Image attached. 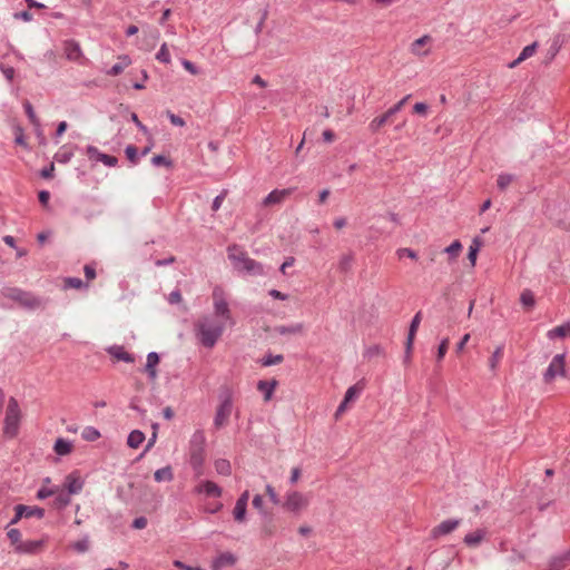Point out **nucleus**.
Masks as SVG:
<instances>
[{"instance_id":"nucleus-1","label":"nucleus","mask_w":570,"mask_h":570,"mask_svg":"<svg viewBox=\"0 0 570 570\" xmlns=\"http://www.w3.org/2000/svg\"><path fill=\"white\" fill-rule=\"evenodd\" d=\"M213 315H204L195 323L196 337L208 348L217 343L227 326L235 324L225 291L219 286L213 289Z\"/></svg>"},{"instance_id":"nucleus-2","label":"nucleus","mask_w":570,"mask_h":570,"mask_svg":"<svg viewBox=\"0 0 570 570\" xmlns=\"http://www.w3.org/2000/svg\"><path fill=\"white\" fill-rule=\"evenodd\" d=\"M227 255L237 272L246 273L250 276H263L265 274L263 264L250 258L240 246H228Z\"/></svg>"},{"instance_id":"nucleus-3","label":"nucleus","mask_w":570,"mask_h":570,"mask_svg":"<svg viewBox=\"0 0 570 570\" xmlns=\"http://www.w3.org/2000/svg\"><path fill=\"white\" fill-rule=\"evenodd\" d=\"M20 419L21 412L19 409L18 401L13 397H10L7 405L3 424V433L6 436L10 439L17 436L19 432Z\"/></svg>"},{"instance_id":"nucleus-4","label":"nucleus","mask_w":570,"mask_h":570,"mask_svg":"<svg viewBox=\"0 0 570 570\" xmlns=\"http://www.w3.org/2000/svg\"><path fill=\"white\" fill-rule=\"evenodd\" d=\"M206 438L204 432L196 431L190 440V464L195 470H200L204 461H205V454H204V446H205Z\"/></svg>"},{"instance_id":"nucleus-5","label":"nucleus","mask_w":570,"mask_h":570,"mask_svg":"<svg viewBox=\"0 0 570 570\" xmlns=\"http://www.w3.org/2000/svg\"><path fill=\"white\" fill-rule=\"evenodd\" d=\"M2 295L13 302H17L20 306L26 308H37L40 306V301L28 292H23L16 287H6L2 289Z\"/></svg>"},{"instance_id":"nucleus-6","label":"nucleus","mask_w":570,"mask_h":570,"mask_svg":"<svg viewBox=\"0 0 570 570\" xmlns=\"http://www.w3.org/2000/svg\"><path fill=\"white\" fill-rule=\"evenodd\" d=\"M309 505L308 498L298 491H288L285 495L283 508L292 513L299 514Z\"/></svg>"},{"instance_id":"nucleus-7","label":"nucleus","mask_w":570,"mask_h":570,"mask_svg":"<svg viewBox=\"0 0 570 570\" xmlns=\"http://www.w3.org/2000/svg\"><path fill=\"white\" fill-rule=\"evenodd\" d=\"M433 48V38L430 35H424L414 40L410 47V53L419 59H423L431 55Z\"/></svg>"},{"instance_id":"nucleus-8","label":"nucleus","mask_w":570,"mask_h":570,"mask_svg":"<svg viewBox=\"0 0 570 570\" xmlns=\"http://www.w3.org/2000/svg\"><path fill=\"white\" fill-rule=\"evenodd\" d=\"M566 375L564 354H557L550 362L543 379L544 382L550 383L558 376Z\"/></svg>"},{"instance_id":"nucleus-9","label":"nucleus","mask_w":570,"mask_h":570,"mask_svg":"<svg viewBox=\"0 0 570 570\" xmlns=\"http://www.w3.org/2000/svg\"><path fill=\"white\" fill-rule=\"evenodd\" d=\"M364 389V382L360 381L356 384L352 385L347 389L343 401L338 405L336 412H335V419H340L341 415L347 410L348 404L353 401H355L362 393Z\"/></svg>"},{"instance_id":"nucleus-10","label":"nucleus","mask_w":570,"mask_h":570,"mask_svg":"<svg viewBox=\"0 0 570 570\" xmlns=\"http://www.w3.org/2000/svg\"><path fill=\"white\" fill-rule=\"evenodd\" d=\"M233 401L230 393H227L226 396L222 400L220 404L217 407V412L215 415L214 423L216 428L224 426L232 414Z\"/></svg>"},{"instance_id":"nucleus-11","label":"nucleus","mask_w":570,"mask_h":570,"mask_svg":"<svg viewBox=\"0 0 570 570\" xmlns=\"http://www.w3.org/2000/svg\"><path fill=\"white\" fill-rule=\"evenodd\" d=\"M193 492L205 498H220L223 489L210 480H202L195 485Z\"/></svg>"},{"instance_id":"nucleus-12","label":"nucleus","mask_w":570,"mask_h":570,"mask_svg":"<svg viewBox=\"0 0 570 570\" xmlns=\"http://www.w3.org/2000/svg\"><path fill=\"white\" fill-rule=\"evenodd\" d=\"M85 481L78 471L69 473L65 479L63 488L68 494H78L82 491Z\"/></svg>"},{"instance_id":"nucleus-13","label":"nucleus","mask_w":570,"mask_h":570,"mask_svg":"<svg viewBox=\"0 0 570 570\" xmlns=\"http://www.w3.org/2000/svg\"><path fill=\"white\" fill-rule=\"evenodd\" d=\"M46 544L47 538H42L40 540H28L19 543L16 547V550L22 553H38L46 547Z\"/></svg>"},{"instance_id":"nucleus-14","label":"nucleus","mask_w":570,"mask_h":570,"mask_svg":"<svg viewBox=\"0 0 570 570\" xmlns=\"http://www.w3.org/2000/svg\"><path fill=\"white\" fill-rule=\"evenodd\" d=\"M293 193L292 188L286 189H275L271 191L264 199L265 206H273L283 203L291 194Z\"/></svg>"},{"instance_id":"nucleus-15","label":"nucleus","mask_w":570,"mask_h":570,"mask_svg":"<svg viewBox=\"0 0 570 570\" xmlns=\"http://www.w3.org/2000/svg\"><path fill=\"white\" fill-rule=\"evenodd\" d=\"M421 321H422V313L417 312L414 315V317L412 318V322H411L410 328H409V334H407V338H406V352H407V354H410V352L413 348V343H414L415 335H416V332L419 330V326L421 324Z\"/></svg>"},{"instance_id":"nucleus-16","label":"nucleus","mask_w":570,"mask_h":570,"mask_svg":"<svg viewBox=\"0 0 570 570\" xmlns=\"http://www.w3.org/2000/svg\"><path fill=\"white\" fill-rule=\"evenodd\" d=\"M460 524L459 520H445L441 522L439 525L433 528L431 534L433 538H439L441 535H445L453 530H455Z\"/></svg>"},{"instance_id":"nucleus-17","label":"nucleus","mask_w":570,"mask_h":570,"mask_svg":"<svg viewBox=\"0 0 570 570\" xmlns=\"http://www.w3.org/2000/svg\"><path fill=\"white\" fill-rule=\"evenodd\" d=\"M236 562V557L230 552H224L219 554L213 562V570H223L226 567H232Z\"/></svg>"},{"instance_id":"nucleus-18","label":"nucleus","mask_w":570,"mask_h":570,"mask_svg":"<svg viewBox=\"0 0 570 570\" xmlns=\"http://www.w3.org/2000/svg\"><path fill=\"white\" fill-rule=\"evenodd\" d=\"M43 515H45V510L42 508L18 504V517H24V518L36 517L38 519H42Z\"/></svg>"},{"instance_id":"nucleus-19","label":"nucleus","mask_w":570,"mask_h":570,"mask_svg":"<svg viewBox=\"0 0 570 570\" xmlns=\"http://www.w3.org/2000/svg\"><path fill=\"white\" fill-rule=\"evenodd\" d=\"M394 116V114L392 112V110L389 108L384 114H382L381 116H377L375 117L374 119H372V121L370 122L368 127L372 131H377L380 130L382 127H384L387 122H391L392 121V117Z\"/></svg>"},{"instance_id":"nucleus-20","label":"nucleus","mask_w":570,"mask_h":570,"mask_svg":"<svg viewBox=\"0 0 570 570\" xmlns=\"http://www.w3.org/2000/svg\"><path fill=\"white\" fill-rule=\"evenodd\" d=\"M537 47H538L537 42H533V43L524 47L523 50L521 51V53L519 55V57L509 65V68H515L522 61L532 57L537 51Z\"/></svg>"},{"instance_id":"nucleus-21","label":"nucleus","mask_w":570,"mask_h":570,"mask_svg":"<svg viewBox=\"0 0 570 570\" xmlns=\"http://www.w3.org/2000/svg\"><path fill=\"white\" fill-rule=\"evenodd\" d=\"M108 353L117 361H124L132 363L134 357L122 346H111L108 348Z\"/></svg>"},{"instance_id":"nucleus-22","label":"nucleus","mask_w":570,"mask_h":570,"mask_svg":"<svg viewBox=\"0 0 570 570\" xmlns=\"http://www.w3.org/2000/svg\"><path fill=\"white\" fill-rule=\"evenodd\" d=\"M73 450V444L66 440V439H62V438H59L57 439V441L55 442V445H53V451L58 454V455H68L72 452Z\"/></svg>"},{"instance_id":"nucleus-23","label":"nucleus","mask_w":570,"mask_h":570,"mask_svg":"<svg viewBox=\"0 0 570 570\" xmlns=\"http://www.w3.org/2000/svg\"><path fill=\"white\" fill-rule=\"evenodd\" d=\"M118 62L115 63L110 70L107 71L108 75L110 76H118L120 75L128 66L131 65V59L124 55V56H119L118 57Z\"/></svg>"},{"instance_id":"nucleus-24","label":"nucleus","mask_w":570,"mask_h":570,"mask_svg":"<svg viewBox=\"0 0 570 570\" xmlns=\"http://www.w3.org/2000/svg\"><path fill=\"white\" fill-rule=\"evenodd\" d=\"M277 381H259L257 383L258 391L264 393V400L267 402L272 399L273 393L276 389Z\"/></svg>"},{"instance_id":"nucleus-25","label":"nucleus","mask_w":570,"mask_h":570,"mask_svg":"<svg viewBox=\"0 0 570 570\" xmlns=\"http://www.w3.org/2000/svg\"><path fill=\"white\" fill-rule=\"evenodd\" d=\"M158 363H159L158 354L155 352H150L147 355L146 372L148 373V376L151 380H156V377H157L156 366L158 365Z\"/></svg>"},{"instance_id":"nucleus-26","label":"nucleus","mask_w":570,"mask_h":570,"mask_svg":"<svg viewBox=\"0 0 570 570\" xmlns=\"http://www.w3.org/2000/svg\"><path fill=\"white\" fill-rule=\"evenodd\" d=\"M66 57L71 61H78L81 56V49L78 43L69 41L65 45Z\"/></svg>"},{"instance_id":"nucleus-27","label":"nucleus","mask_w":570,"mask_h":570,"mask_svg":"<svg viewBox=\"0 0 570 570\" xmlns=\"http://www.w3.org/2000/svg\"><path fill=\"white\" fill-rule=\"evenodd\" d=\"M487 534V531L483 530V529H479L474 532H471L469 534H466L464 537V542L469 546V547H478L484 539Z\"/></svg>"},{"instance_id":"nucleus-28","label":"nucleus","mask_w":570,"mask_h":570,"mask_svg":"<svg viewBox=\"0 0 570 570\" xmlns=\"http://www.w3.org/2000/svg\"><path fill=\"white\" fill-rule=\"evenodd\" d=\"M503 354H504V346L502 344L498 345L497 348L494 350V352L492 353L491 357L489 358V367L492 372L497 371L500 362L503 358Z\"/></svg>"},{"instance_id":"nucleus-29","label":"nucleus","mask_w":570,"mask_h":570,"mask_svg":"<svg viewBox=\"0 0 570 570\" xmlns=\"http://www.w3.org/2000/svg\"><path fill=\"white\" fill-rule=\"evenodd\" d=\"M145 440V434L139 430L130 432L127 439V444L131 449H138Z\"/></svg>"},{"instance_id":"nucleus-30","label":"nucleus","mask_w":570,"mask_h":570,"mask_svg":"<svg viewBox=\"0 0 570 570\" xmlns=\"http://www.w3.org/2000/svg\"><path fill=\"white\" fill-rule=\"evenodd\" d=\"M570 561V558L567 557V554L554 558L549 563V570H570L568 569V562Z\"/></svg>"},{"instance_id":"nucleus-31","label":"nucleus","mask_w":570,"mask_h":570,"mask_svg":"<svg viewBox=\"0 0 570 570\" xmlns=\"http://www.w3.org/2000/svg\"><path fill=\"white\" fill-rule=\"evenodd\" d=\"M304 331V325L301 323L293 324L291 326H278L276 327V332L281 335H289V334H301Z\"/></svg>"},{"instance_id":"nucleus-32","label":"nucleus","mask_w":570,"mask_h":570,"mask_svg":"<svg viewBox=\"0 0 570 570\" xmlns=\"http://www.w3.org/2000/svg\"><path fill=\"white\" fill-rule=\"evenodd\" d=\"M55 495L57 497L55 499L53 505L57 509H63L71 502L70 494L66 493L63 490L58 489V493H56Z\"/></svg>"},{"instance_id":"nucleus-33","label":"nucleus","mask_w":570,"mask_h":570,"mask_svg":"<svg viewBox=\"0 0 570 570\" xmlns=\"http://www.w3.org/2000/svg\"><path fill=\"white\" fill-rule=\"evenodd\" d=\"M215 470L220 475H229L232 473V466L229 461L225 459H218L214 463Z\"/></svg>"},{"instance_id":"nucleus-34","label":"nucleus","mask_w":570,"mask_h":570,"mask_svg":"<svg viewBox=\"0 0 570 570\" xmlns=\"http://www.w3.org/2000/svg\"><path fill=\"white\" fill-rule=\"evenodd\" d=\"M567 335H570V324H562L548 332L549 338L564 337Z\"/></svg>"},{"instance_id":"nucleus-35","label":"nucleus","mask_w":570,"mask_h":570,"mask_svg":"<svg viewBox=\"0 0 570 570\" xmlns=\"http://www.w3.org/2000/svg\"><path fill=\"white\" fill-rule=\"evenodd\" d=\"M154 478H155V480L157 482L171 481L173 478H174L171 468L170 466H165V468L158 469L154 473Z\"/></svg>"},{"instance_id":"nucleus-36","label":"nucleus","mask_w":570,"mask_h":570,"mask_svg":"<svg viewBox=\"0 0 570 570\" xmlns=\"http://www.w3.org/2000/svg\"><path fill=\"white\" fill-rule=\"evenodd\" d=\"M247 505L236 502L233 509L234 520L238 523H243L246 520Z\"/></svg>"},{"instance_id":"nucleus-37","label":"nucleus","mask_w":570,"mask_h":570,"mask_svg":"<svg viewBox=\"0 0 570 570\" xmlns=\"http://www.w3.org/2000/svg\"><path fill=\"white\" fill-rule=\"evenodd\" d=\"M514 180V176L511 174H500L497 179V185L501 190L508 188L512 181Z\"/></svg>"},{"instance_id":"nucleus-38","label":"nucleus","mask_w":570,"mask_h":570,"mask_svg":"<svg viewBox=\"0 0 570 570\" xmlns=\"http://www.w3.org/2000/svg\"><path fill=\"white\" fill-rule=\"evenodd\" d=\"M23 107H24V110H26V114L30 120V122L35 126V127H40V120L39 118L37 117L35 110H33V107L32 105L29 102V101H26L23 104Z\"/></svg>"},{"instance_id":"nucleus-39","label":"nucleus","mask_w":570,"mask_h":570,"mask_svg":"<svg viewBox=\"0 0 570 570\" xmlns=\"http://www.w3.org/2000/svg\"><path fill=\"white\" fill-rule=\"evenodd\" d=\"M384 350L380 345H371L364 351V357L372 360L374 357H379L383 355Z\"/></svg>"},{"instance_id":"nucleus-40","label":"nucleus","mask_w":570,"mask_h":570,"mask_svg":"<svg viewBox=\"0 0 570 570\" xmlns=\"http://www.w3.org/2000/svg\"><path fill=\"white\" fill-rule=\"evenodd\" d=\"M69 548L78 553H85L89 550V540L87 538L70 543Z\"/></svg>"},{"instance_id":"nucleus-41","label":"nucleus","mask_w":570,"mask_h":570,"mask_svg":"<svg viewBox=\"0 0 570 570\" xmlns=\"http://www.w3.org/2000/svg\"><path fill=\"white\" fill-rule=\"evenodd\" d=\"M520 301L524 307L531 308L534 305V295L530 289H524L521 293Z\"/></svg>"},{"instance_id":"nucleus-42","label":"nucleus","mask_w":570,"mask_h":570,"mask_svg":"<svg viewBox=\"0 0 570 570\" xmlns=\"http://www.w3.org/2000/svg\"><path fill=\"white\" fill-rule=\"evenodd\" d=\"M353 261H354L353 255H351V254L342 255L340 258V262H338V268L342 272H348L353 265Z\"/></svg>"},{"instance_id":"nucleus-43","label":"nucleus","mask_w":570,"mask_h":570,"mask_svg":"<svg viewBox=\"0 0 570 570\" xmlns=\"http://www.w3.org/2000/svg\"><path fill=\"white\" fill-rule=\"evenodd\" d=\"M156 59L163 63H170L171 58L167 47V43H163L159 51L156 55Z\"/></svg>"},{"instance_id":"nucleus-44","label":"nucleus","mask_w":570,"mask_h":570,"mask_svg":"<svg viewBox=\"0 0 570 570\" xmlns=\"http://www.w3.org/2000/svg\"><path fill=\"white\" fill-rule=\"evenodd\" d=\"M81 435L86 441H96L100 438V432L92 426H87L83 429Z\"/></svg>"},{"instance_id":"nucleus-45","label":"nucleus","mask_w":570,"mask_h":570,"mask_svg":"<svg viewBox=\"0 0 570 570\" xmlns=\"http://www.w3.org/2000/svg\"><path fill=\"white\" fill-rule=\"evenodd\" d=\"M480 249V243L478 239L473 242V244L470 246L468 259L470 261L471 265L474 266L476 263V256Z\"/></svg>"},{"instance_id":"nucleus-46","label":"nucleus","mask_w":570,"mask_h":570,"mask_svg":"<svg viewBox=\"0 0 570 570\" xmlns=\"http://www.w3.org/2000/svg\"><path fill=\"white\" fill-rule=\"evenodd\" d=\"M223 503L220 501L208 502L204 505L203 511L206 513L215 514L223 509Z\"/></svg>"},{"instance_id":"nucleus-47","label":"nucleus","mask_w":570,"mask_h":570,"mask_svg":"<svg viewBox=\"0 0 570 570\" xmlns=\"http://www.w3.org/2000/svg\"><path fill=\"white\" fill-rule=\"evenodd\" d=\"M125 153L131 164L138 163V149L134 145L127 146Z\"/></svg>"},{"instance_id":"nucleus-48","label":"nucleus","mask_w":570,"mask_h":570,"mask_svg":"<svg viewBox=\"0 0 570 570\" xmlns=\"http://www.w3.org/2000/svg\"><path fill=\"white\" fill-rule=\"evenodd\" d=\"M461 250L462 244L459 240H454L450 246H448L444 249V252L450 254L452 257H458Z\"/></svg>"},{"instance_id":"nucleus-49","label":"nucleus","mask_w":570,"mask_h":570,"mask_svg":"<svg viewBox=\"0 0 570 570\" xmlns=\"http://www.w3.org/2000/svg\"><path fill=\"white\" fill-rule=\"evenodd\" d=\"M450 340L448 337L443 338L438 348L436 360L438 362L442 361L445 356L449 348Z\"/></svg>"},{"instance_id":"nucleus-50","label":"nucleus","mask_w":570,"mask_h":570,"mask_svg":"<svg viewBox=\"0 0 570 570\" xmlns=\"http://www.w3.org/2000/svg\"><path fill=\"white\" fill-rule=\"evenodd\" d=\"M283 355L278 354V355H267L266 357L263 358V365L264 366H272V365H275V364H279L283 362Z\"/></svg>"},{"instance_id":"nucleus-51","label":"nucleus","mask_w":570,"mask_h":570,"mask_svg":"<svg viewBox=\"0 0 570 570\" xmlns=\"http://www.w3.org/2000/svg\"><path fill=\"white\" fill-rule=\"evenodd\" d=\"M56 493H58V488H45L42 487L38 492H37V498L40 499V500H43L48 497H51V495H55Z\"/></svg>"},{"instance_id":"nucleus-52","label":"nucleus","mask_w":570,"mask_h":570,"mask_svg":"<svg viewBox=\"0 0 570 570\" xmlns=\"http://www.w3.org/2000/svg\"><path fill=\"white\" fill-rule=\"evenodd\" d=\"M151 163L155 165V166H166V167H171V160L168 159L167 157L165 156H161V155H156L151 158Z\"/></svg>"},{"instance_id":"nucleus-53","label":"nucleus","mask_w":570,"mask_h":570,"mask_svg":"<svg viewBox=\"0 0 570 570\" xmlns=\"http://www.w3.org/2000/svg\"><path fill=\"white\" fill-rule=\"evenodd\" d=\"M396 255H397L399 258H402V257H405V256L411 258V259H416L417 258L416 253L413 249H411V248H399L396 250Z\"/></svg>"},{"instance_id":"nucleus-54","label":"nucleus","mask_w":570,"mask_h":570,"mask_svg":"<svg viewBox=\"0 0 570 570\" xmlns=\"http://www.w3.org/2000/svg\"><path fill=\"white\" fill-rule=\"evenodd\" d=\"M87 156L90 160H96V161H99L100 160V156H102L104 154L100 153L96 147L94 146H89L87 148Z\"/></svg>"},{"instance_id":"nucleus-55","label":"nucleus","mask_w":570,"mask_h":570,"mask_svg":"<svg viewBox=\"0 0 570 570\" xmlns=\"http://www.w3.org/2000/svg\"><path fill=\"white\" fill-rule=\"evenodd\" d=\"M7 534L12 544L21 543L20 542L21 533L18 529H10Z\"/></svg>"},{"instance_id":"nucleus-56","label":"nucleus","mask_w":570,"mask_h":570,"mask_svg":"<svg viewBox=\"0 0 570 570\" xmlns=\"http://www.w3.org/2000/svg\"><path fill=\"white\" fill-rule=\"evenodd\" d=\"M181 65L185 68V70L188 71L189 73H191L194 76L199 73V69L191 61L184 59L181 61Z\"/></svg>"},{"instance_id":"nucleus-57","label":"nucleus","mask_w":570,"mask_h":570,"mask_svg":"<svg viewBox=\"0 0 570 570\" xmlns=\"http://www.w3.org/2000/svg\"><path fill=\"white\" fill-rule=\"evenodd\" d=\"M167 116L174 126L184 127L186 125L185 120L181 117L170 111L167 112Z\"/></svg>"},{"instance_id":"nucleus-58","label":"nucleus","mask_w":570,"mask_h":570,"mask_svg":"<svg viewBox=\"0 0 570 570\" xmlns=\"http://www.w3.org/2000/svg\"><path fill=\"white\" fill-rule=\"evenodd\" d=\"M411 98V95H406L404 98H402L400 101H397L395 105H393L390 109L394 115H396L399 111L402 110L406 101Z\"/></svg>"},{"instance_id":"nucleus-59","label":"nucleus","mask_w":570,"mask_h":570,"mask_svg":"<svg viewBox=\"0 0 570 570\" xmlns=\"http://www.w3.org/2000/svg\"><path fill=\"white\" fill-rule=\"evenodd\" d=\"M99 161L104 163L106 166H109V167H114L118 163L116 157L109 156V155H106V154L100 156V160Z\"/></svg>"},{"instance_id":"nucleus-60","label":"nucleus","mask_w":570,"mask_h":570,"mask_svg":"<svg viewBox=\"0 0 570 570\" xmlns=\"http://www.w3.org/2000/svg\"><path fill=\"white\" fill-rule=\"evenodd\" d=\"M428 105L424 104V102H416L413 107V111L417 115H422V116H425L426 112H428Z\"/></svg>"},{"instance_id":"nucleus-61","label":"nucleus","mask_w":570,"mask_h":570,"mask_svg":"<svg viewBox=\"0 0 570 570\" xmlns=\"http://www.w3.org/2000/svg\"><path fill=\"white\" fill-rule=\"evenodd\" d=\"M66 285L71 288H80L82 286V281L80 278L70 277L66 279Z\"/></svg>"},{"instance_id":"nucleus-62","label":"nucleus","mask_w":570,"mask_h":570,"mask_svg":"<svg viewBox=\"0 0 570 570\" xmlns=\"http://www.w3.org/2000/svg\"><path fill=\"white\" fill-rule=\"evenodd\" d=\"M16 144L24 147V148H28V144L24 139V135H23V131L21 128H18L17 129V135H16Z\"/></svg>"},{"instance_id":"nucleus-63","label":"nucleus","mask_w":570,"mask_h":570,"mask_svg":"<svg viewBox=\"0 0 570 570\" xmlns=\"http://www.w3.org/2000/svg\"><path fill=\"white\" fill-rule=\"evenodd\" d=\"M266 494L268 495V498L271 499V501L275 504H277L279 502L278 500V497L274 490V488L272 485H266Z\"/></svg>"},{"instance_id":"nucleus-64","label":"nucleus","mask_w":570,"mask_h":570,"mask_svg":"<svg viewBox=\"0 0 570 570\" xmlns=\"http://www.w3.org/2000/svg\"><path fill=\"white\" fill-rule=\"evenodd\" d=\"M181 299H183V296L179 291H174L168 296V301L171 304L179 303V302H181Z\"/></svg>"}]
</instances>
